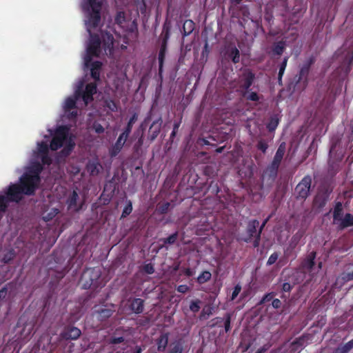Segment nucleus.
I'll return each instance as SVG.
<instances>
[{
  "instance_id": "59",
  "label": "nucleus",
  "mask_w": 353,
  "mask_h": 353,
  "mask_svg": "<svg viewBox=\"0 0 353 353\" xmlns=\"http://www.w3.org/2000/svg\"><path fill=\"white\" fill-rule=\"evenodd\" d=\"M169 205H170V204H169L168 203H167L165 204L166 208H168Z\"/></svg>"
},
{
  "instance_id": "8",
  "label": "nucleus",
  "mask_w": 353,
  "mask_h": 353,
  "mask_svg": "<svg viewBox=\"0 0 353 353\" xmlns=\"http://www.w3.org/2000/svg\"><path fill=\"white\" fill-rule=\"evenodd\" d=\"M81 333V330L79 328L71 327L63 332V336L66 339L75 340L80 336Z\"/></svg>"
},
{
  "instance_id": "16",
  "label": "nucleus",
  "mask_w": 353,
  "mask_h": 353,
  "mask_svg": "<svg viewBox=\"0 0 353 353\" xmlns=\"http://www.w3.org/2000/svg\"><path fill=\"white\" fill-rule=\"evenodd\" d=\"M78 199V194L75 191H73L70 198L68 200V206L70 209L77 210L79 208H77V201Z\"/></svg>"
},
{
  "instance_id": "1",
  "label": "nucleus",
  "mask_w": 353,
  "mask_h": 353,
  "mask_svg": "<svg viewBox=\"0 0 353 353\" xmlns=\"http://www.w3.org/2000/svg\"><path fill=\"white\" fill-rule=\"evenodd\" d=\"M52 136L50 145L48 141L37 143V148L33 152V157L30 166L28 167L24 174L19 179L20 185L12 184L9 186L5 195H0V212H3L8 201L18 202L24 194L31 195L37 188L39 183V173L42 170L40 161L43 164H50L49 149L55 151L63 148L60 152L61 157H67L73 150L75 142L74 137L70 133L67 126H59L54 133L49 130Z\"/></svg>"
},
{
  "instance_id": "31",
  "label": "nucleus",
  "mask_w": 353,
  "mask_h": 353,
  "mask_svg": "<svg viewBox=\"0 0 353 353\" xmlns=\"http://www.w3.org/2000/svg\"><path fill=\"white\" fill-rule=\"evenodd\" d=\"M241 290V287L240 285H236L232 294L231 300H234L236 297L239 295Z\"/></svg>"
},
{
  "instance_id": "38",
  "label": "nucleus",
  "mask_w": 353,
  "mask_h": 353,
  "mask_svg": "<svg viewBox=\"0 0 353 353\" xmlns=\"http://www.w3.org/2000/svg\"><path fill=\"white\" fill-rule=\"evenodd\" d=\"M124 14L122 12H119L116 18V21L119 25L122 24L123 21H124Z\"/></svg>"
},
{
  "instance_id": "60",
  "label": "nucleus",
  "mask_w": 353,
  "mask_h": 353,
  "mask_svg": "<svg viewBox=\"0 0 353 353\" xmlns=\"http://www.w3.org/2000/svg\"><path fill=\"white\" fill-rule=\"evenodd\" d=\"M88 274V272H85L84 274H83V276H86V275Z\"/></svg>"
},
{
  "instance_id": "7",
  "label": "nucleus",
  "mask_w": 353,
  "mask_h": 353,
  "mask_svg": "<svg viewBox=\"0 0 353 353\" xmlns=\"http://www.w3.org/2000/svg\"><path fill=\"white\" fill-rule=\"evenodd\" d=\"M344 218L343 214V207L341 203H338L334 210L333 212V222L335 225H337L338 227L340 226L341 222Z\"/></svg>"
},
{
  "instance_id": "45",
  "label": "nucleus",
  "mask_w": 353,
  "mask_h": 353,
  "mask_svg": "<svg viewBox=\"0 0 353 353\" xmlns=\"http://www.w3.org/2000/svg\"><path fill=\"white\" fill-rule=\"evenodd\" d=\"M7 290L6 288L0 290V300L4 299L6 296Z\"/></svg>"
},
{
  "instance_id": "35",
  "label": "nucleus",
  "mask_w": 353,
  "mask_h": 353,
  "mask_svg": "<svg viewBox=\"0 0 353 353\" xmlns=\"http://www.w3.org/2000/svg\"><path fill=\"white\" fill-rule=\"evenodd\" d=\"M143 270L148 274H152L154 272V267L150 263L145 265L143 267Z\"/></svg>"
},
{
  "instance_id": "53",
  "label": "nucleus",
  "mask_w": 353,
  "mask_h": 353,
  "mask_svg": "<svg viewBox=\"0 0 353 353\" xmlns=\"http://www.w3.org/2000/svg\"><path fill=\"white\" fill-rule=\"evenodd\" d=\"M186 274H187V275H189V276H190V275L192 274V273H191V272H190V270H187V271H186Z\"/></svg>"
},
{
  "instance_id": "58",
  "label": "nucleus",
  "mask_w": 353,
  "mask_h": 353,
  "mask_svg": "<svg viewBox=\"0 0 353 353\" xmlns=\"http://www.w3.org/2000/svg\"><path fill=\"white\" fill-rule=\"evenodd\" d=\"M319 269H320V268H321V263H319Z\"/></svg>"
},
{
  "instance_id": "48",
  "label": "nucleus",
  "mask_w": 353,
  "mask_h": 353,
  "mask_svg": "<svg viewBox=\"0 0 353 353\" xmlns=\"http://www.w3.org/2000/svg\"><path fill=\"white\" fill-rule=\"evenodd\" d=\"M283 289L284 291H288L290 289V285L289 283H284L283 285Z\"/></svg>"
},
{
  "instance_id": "52",
  "label": "nucleus",
  "mask_w": 353,
  "mask_h": 353,
  "mask_svg": "<svg viewBox=\"0 0 353 353\" xmlns=\"http://www.w3.org/2000/svg\"><path fill=\"white\" fill-rule=\"evenodd\" d=\"M258 239H259V237ZM258 245H259V239H257V240L254 242V246H255V247L258 246Z\"/></svg>"
},
{
  "instance_id": "51",
  "label": "nucleus",
  "mask_w": 353,
  "mask_h": 353,
  "mask_svg": "<svg viewBox=\"0 0 353 353\" xmlns=\"http://www.w3.org/2000/svg\"><path fill=\"white\" fill-rule=\"evenodd\" d=\"M352 279H353V274L352 275H350V274L347 275V280H351Z\"/></svg>"
},
{
  "instance_id": "24",
  "label": "nucleus",
  "mask_w": 353,
  "mask_h": 353,
  "mask_svg": "<svg viewBox=\"0 0 353 353\" xmlns=\"http://www.w3.org/2000/svg\"><path fill=\"white\" fill-rule=\"evenodd\" d=\"M287 62H288V58L285 57V58H284L283 61L281 63L280 68H279V80L281 79V77L285 72V68L287 65Z\"/></svg>"
},
{
  "instance_id": "49",
  "label": "nucleus",
  "mask_w": 353,
  "mask_h": 353,
  "mask_svg": "<svg viewBox=\"0 0 353 353\" xmlns=\"http://www.w3.org/2000/svg\"><path fill=\"white\" fill-rule=\"evenodd\" d=\"M80 171V169L79 168H74L73 171H72L73 173L76 174L78 173Z\"/></svg>"
},
{
  "instance_id": "13",
  "label": "nucleus",
  "mask_w": 353,
  "mask_h": 353,
  "mask_svg": "<svg viewBox=\"0 0 353 353\" xmlns=\"http://www.w3.org/2000/svg\"><path fill=\"white\" fill-rule=\"evenodd\" d=\"M351 225H353V215L350 214H346L344 218H343L339 228H344Z\"/></svg>"
},
{
  "instance_id": "54",
  "label": "nucleus",
  "mask_w": 353,
  "mask_h": 353,
  "mask_svg": "<svg viewBox=\"0 0 353 353\" xmlns=\"http://www.w3.org/2000/svg\"><path fill=\"white\" fill-rule=\"evenodd\" d=\"M141 349L140 347H139V348L137 350V351H136V352H135V353H141Z\"/></svg>"
},
{
  "instance_id": "36",
  "label": "nucleus",
  "mask_w": 353,
  "mask_h": 353,
  "mask_svg": "<svg viewBox=\"0 0 353 353\" xmlns=\"http://www.w3.org/2000/svg\"><path fill=\"white\" fill-rule=\"evenodd\" d=\"M93 128L97 133H102L104 132V128L101 124L94 123Z\"/></svg>"
},
{
  "instance_id": "37",
  "label": "nucleus",
  "mask_w": 353,
  "mask_h": 353,
  "mask_svg": "<svg viewBox=\"0 0 353 353\" xmlns=\"http://www.w3.org/2000/svg\"><path fill=\"white\" fill-rule=\"evenodd\" d=\"M189 290V287L186 285H180L177 288V291L181 293H185Z\"/></svg>"
},
{
  "instance_id": "32",
  "label": "nucleus",
  "mask_w": 353,
  "mask_h": 353,
  "mask_svg": "<svg viewBox=\"0 0 353 353\" xmlns=\"http://www.w3.org/2000/svg\"><path fill=\"white\" fill-rule=\"evenodd\" d=\"M278 257L279 256L277 253L272 254L268 260L267 264L269 265L274 264L276 261Z\"/></svg>"
},
{
  "instance_id": "42",
  "label": "nucleus",
  "mask_w": 353,
  "mask_h": 353,
  "mask_svg": "<svg viewBox=\"0 0 353 353\" xmlns=\"http://www.w3.org/2000/svg\"><path fill=\"white\" fill-rule=\"evenodd\" d=\"M163 57H164V49L162 48L160 50V52H159V60L160 67H161V65H162L163 61Z\"/></svg>"
},
{
  "instance_id": "19",
  "label": "nucleus",
  "mask_w": 353,
  "mask_h": 353,
  "mask_svg": "<svg viewBox=\"0 0 353 353\" xmlns=\"http://www.w3.org/2000/svg\"><path fill=\"white\" fill-rule=\"evenodd\" d=\"M252 81H253V75L251 73L246 74V75L245 77V81L242 85V87L245 90H249V88L252 85Z\"/></svg>"
},
{
  "instance_id": "27",
  "label": "nucleus",
  "mask_w": 353,
  "mask_h": 353,
  "mask_svg": "<svg viewBox=\"0 0 353 353\" xmlns=\"http://www.w3.org/2000/svg\"><path fill=\"white\" fill-rule=\"evenodd\" d=\"M112 311L107 309H103L101 310V312L99 314V317L101 319L107 318L111 316Z\"/></svg>"
},
{
  "instance_id": "10",
  "label": "nucleus",
  "mask_w": 353,
  "mask_h": 353,
  "mask_svg": "<svg viewBox=\"0 0 353 353\" xmlns=\"http://www.w3.org/2000/svg\"><path fill=\"white\" fill-rule=\"evenodd\" d=\"M101 169V165L97 160L89 161L87 165V170L92 175H97Z\"/></svg>"
},
{
  "instance_id": "14",
  "label": "nucleus",
  "mask_w": 353,
  "mask_h": 353,
  "mask_svg": "<svg viewBox=\"0 0 353 353\" xmlns=\"http://www.w3.org/2000/svg\"><path fill=\"white\" fill-rule=\"evenodd\" d=\"M59 213V210L56 208H52L43 213V218L46 221H49Z\"/></svg>"
},
{
  "instance_id": "6",
  "label": "nucleus",
  "mask_w": 353,
  "mask_h": 353,
  "mask_svg": "<svg viewBox=\"0 0 353 353\" xmlns=\"http://www.w3.org/2000/svg\"><path fill=\"white\" fill-rule=\"evenodd\" d=\"M285 152V146L284 143H281L279 148L277 149V151L274 155V159L272 162V164L270 165V168L275 171L278 169L281 161L284 156Z\"/></svg>"
},
{
  "instance_id": "20",
  "label": "nucleus",
  "mask_w": 353,
  "mask_h": 353,
  "mask_svg": "<svg viewBox=\"0 0 353 353\" xmlns=\"http://www.w3.org/2000/svg\"><path fill=\"white\" fill-rule=\"evenodd\" d=\"M353 347V340L349 341L345 345L336 349V353H347Z\"/></svg>"
},
{
  "instance_id": "29",
  "label": "nucleus",
  "mask_w": 353,
  "mask_h": 353,
  "mask_svg": "<svg viewBox=\"0 0 353 353\" xmlns=\"http://www.w3.org/2000/svg\"><path fill=\"white\" fill-rule=\"evenodd\" d=\"M134 121V117L130 119L129 122H128V125H127L125 130L123 132L125 133L126 134H128L129 136L130 132H131Z\"/></svg>"
},
{
  "instance_id": "50",
  "label": "nucleus",
  "mask_w": 353,
  "mask_h": 353,
  "mask_svg": "<svg viewBox=\"0 0 353 353\" xmlns=\"http://www.w3.org/2000/svg\"><path fill=\"white\" fill-rule=\"evenodd\" d=\"M266 222H267V220H265V221L263 223V224H262V225L261 226V228H260V232L262 230L263 228L265 226V225Z\"/></svg>"
},
{
  "instance_id": "11",
  "label": "nucleus",
  "mask_w": 353,
  "mask_h": 353,
  "mask_svg": "<svg viewBox=\"0 0 353 353\" xmlns=\"http://www.w3.org/2000/svg\"><path fill=\"white\" fill-rule=\"evenodd\" d=\"M316 257V252H310L303 263V267L308 269L312 270L314 265V259Z\"/></svg>"
},
{
  "instance_id": "43",
  "label": "nucleus",
  "mask_w": 353,
  "mask_h": 353,
  "mask_svg": "<svg viewBox=\"0 0 353 353\" xmlns=\"http://www.w3.org/2000/svg\"><path fill=\"white\" fill-rule=\"evenodd\" d=\"M269 349V345H265L262 347L259 348L256 353H265Z\"/></svg>"
},
{
  "instance_id": "61",
  "label": "nucleus",
  "mask_w": 353,
  "mask_h": 353,
  "mask_svg": "<svg viewBox=\"0 0 353 353\" xmlns=\"http://www.w3.org/2000/svg\"><path fill=\"white\" fill-rule=\"evenodd\" d=\"M141 1L143 2V0H141Z\"/></svg>"
},
{
  "instance_id": "2",
  "label": "nucleus",
  "mask_w": 353,
  "mask_h": 353,
  "mask_svg": "<svg viewBox=\"0 0 353 353\" xmlns=\"http://www.w3.org/2000/svg\"><path fill=\"white\" fill-rule=\"evenodd\" d=\"M103 1L104 0H82L81 4L85 15V25L90 36L84 57V68H88L91 66V76L95 80L99 79L101 63L94 61L91 63L92 57H99L101 54V43L106 54H111L113 47V37L111 34L101 32V42L99 36L96 34L101 21L100 11Z\"/></svg>"
},
{
  "instance_id": "17",
  "label": "nucleus",
  "mask_w": 353,
  "mask_h": 353,
  "mask_svg": "<svg viewBox=\"0 0 353 353\" xmlns=\"http://www.w3.org/2000/svg\"><path fill=\"white\" fill-rule=\"evenodd\" d=\"M303 340L299 339V341H294L291 344L290 352L292 353H299L302 350Z\"/></svg>"
},
{
  "instance_id": "28",
  "label": "nucleus",
  "mask_w": 353,
  "mask_h": 353,
  "mask_svg": "<svg viewBox=\"0 0 353 353\" xmlns=\"http://www.w3.org/2000/svg\"><path fill=\"white\" fill-rule=\"evenodd\" d=\"M257 148L261 150L263 152H265L268 149V144L265 141L260 140L257 144Z\"/></svg>"
},
{
  "instance_id": "55",
  "label": "nucleus",
  "mask_w": 353,
  "mask_h": 353,
  "mask_svg": "<svg viewBox=\"0 0 353 353\" xmlns=\"http://www.w3.org/2000/svg\"><path fill=\"white\" fill-rule=\"evenodd\" d=\"M176 128H177V125H175L174 129H176ZM174 134H175V130H174L173 132H172V136H174Z\"/></svg>"
},
{
  "instance_id": "40",
  "label": "nucleus",
  "mask_w": 353,
  "mask_h": 353,
  "mask_svg": "<svg viewBox=\"0 0 353 353\" xmlns=\"http://www.w3.org/2000/svg\"><path fill=\"white\" fill-rule=\"evenodd\" d=\"M278 124L277 120L272 119L268 125V128L270 130H274Z\"/></svg>"
},
{
  "instance_id": "26",
  "label": "nucleus",
  "mask_w": 353,
  "mask_h": 353,
  "mask_svg": "<svg viewBox=\"0 0 353 353\" xmlns=\"http://www.w3.org/2000/svg\"><path fill=\"white\" fill-rule=\"evenodd\" d=\"M132 206L130 201L128 202V204L125 207L123 210L122 216H126L132 212Z\"/></svg>"
},
{
  "instance_id": "4",
  "label": "nucleus",
  "mask_w": 353,
  "mask_h": 353,
  "mask_svg": "<svg viewBox=\"0 0 353 353\" xmlns=\"http://www.w3.org/2000/svg\"><path fill=\"white\" fill-rule=\"evenodd\" d=\"M311 182L312 179L310 176H305L302 179V181L296 185L295 189L298 196L305 199L308 196Z\"/></svg>"
},
{
  "instance_id": "47",
  "label": "nucleus",
  "mask_w": 353,
  "mask_h": 353,
  "mask_svg": "<svg viewBox=\"0 0 353 353\" xmlns=\"http://www.w3.org/2000/svg\"><path fill=\"white\" fill-rule=\"evenodd\" d=\"M123 341V337L114 338L112 340V343L114 344H116V343H119L122 342Z\"/></svg>"
},
{
  "instance_id": "18",
  "label": "nucleus",
  "mask_w": 353,
  "mask_h": 353,
  "mask_svg": "<svg viewBox=\"0 0 353 353\" xmlns=\"http://www.w3.org/2000/svg\"><path fill=\"white\" fill-rule=\"evenodd\" d=\"M243 96L250 101H257L259 100L260 97L255 92H252L251 90H245L243 92Z\"/></svg>"
},
{
  "instance_id": "9",
  "label": "nucleus",
  "mask_w": 353,
  "mask_h": 353,
  "mask_svg": "<svg viewBox=\"0 0 353 353\" xmlns=\"http://www.w3.org/2000/svg\"><path fill=\"white\" fill-rule=\"evenodd\" d=\"M130 307L133 312L141 313L143 310V301L141 299H134L130 304Z\"/></svg>"
},
{
  "instance_id": "30",
  "label": "nucleus",
  "mask_w": 353,
  "mask_h": 353,
  "mask_svg": "<svg viewBox=\"0 0 353 353\" xmlns=\"http://www.w3.org/2000/svg\"><path fill=\"white\" fill-rule=\"evenodd\" d=\"M176 239H177V233H174V234L170 235V236H168V238L165 239L164 243L172 244L176 241Z\"/></svg>"
},
{
  "instance_id": "56",
  "label": "nucleus",
  "mask_w": 353,
  "mask_h": 353,
  "mask_svg": "<svg viewBox=\"0 0 353 353\" xmlns=\"http://www.w3.org/2000/svg\"><path fill=\"white\" fill-rule=\"evenodd\" d=\"M222 150H223V148H222L217 149V152H222Z\"/></svg>"
},
{
  "instance_id": "5",
  "label": "nucleus",
  "mask_w": 353,
  "mask_h": 353,
  "mask_svg": "<svg viewBox=\"0 0 353 353\" xmlns=\"http://www.w3.org/2000/svg\"><path fill=\"white\" fill-rule=\"evenodd\" d=\"M128 137L129 136L124 132H122L119 135L116 143L110 149V156L115 157L121 152Z\"/></svg>"
},
{
  "instance_id": "44",
  "label": "nucleus",
  "mask_w": 353,
  "mask_h": 353,
  "mask_svg": "<svg viewBox=\"0 0 353 353\" xmlns=\"http://www.w3.org/2000/svg\"><path fill=\"white\" fill-rule=\"evenodd\" d=\"M107 105L112 111H114L117 109L116 104L112 101L107 102Z\"/></svg>"
},
{
  "instance_id": "34",
  "label": "nucleus",
  "mask_w": 353,
  "mask_h": 353,
  "mask_svg": "<svg viewBox=\"0 0 353 353\" xmlns=\"http://www.w3.org/2000/svg\"><path fill=\"white\" fill-rule=\"evenodd\" d=\"M284 46L282 43H278L274 48V52L276 54H281L283 52Z\"/></svg>"
},
{
  "instance_id": "22",
  "label": "nucleus",
  "mask_w": 353,
  "mask_h": 353,
  "mask_svg": "<svg viewBox=\"0 0 353 353\" xmlns=\"http://www.w3.org/2000/svg\"><path fill=\"white\" fill-rule=\"evenodd\" d=\"M230 57L234 63H236L239 61V51L236 48L234 47L231 49Z\"/></svg>"
},
{
  "instance_id": "39",
  "label": "nucleus",
  "mask_w": 353,
  "mask_h": 353,
  "mask_svg": "<svg viewBox=\"0 0 353 353\" xmlns=\"http://www.w3.org/2000/svg\"><path fill=\"white\" fill-rule=\"evenodd\" d=\"M13 256H14V253L10 251L6 255H5V256L3 259V261L5 263H8L13 258Z\"/></svg>"
},
{
  "instance_id": "25",
  "label": "nucleus",
  "mask_w": 353,
  "mask_h": 353,
  "mask_svg": "<svg viewBox=\"0 0 353 353\" xmlns=\"http://www.w3.org/2000/svg\"><path fill=\"white\" fill-rule=\"evenodd\" d=\"M200 301H192L190 305V309L194 312H196L199 310L200 309Z\"/></svg>"
},
{
  "instance_id": "46",
  "label": "nucleus",
  "mask_w": 353,
  "mask_h": 353,
  "mask_svg": "<svg viewBox=\"0 0 353 353\" xmlns=\"http://www.w3.org/2000/svg\"><path fill=\"white\" fill-rule=\"evenodd\" d=\"M225 329L226 332H228L230 329V317H228V319L225 322Z\"/></svg>"
},
{
  "instance_id": "21",
  "label": "nucleus",
  "mask_w": 353,
  "mask_h": 353,
  "mask_svg": "<svg viewBox=\"0 0 353 353\" xmlns=\"http://www.w3.org/2000/svg\"><path fill=\"white\" fill-rule=\"evenodd\" d=\"M211 278V273L208 271L203 272L197 278V281L199 283H203L209 281Z\"/></svg>"
},
{
  "instance_id": "12",
  "label": "nucleus",
  "mask_w": 353,
  "mask_h": 353,
  "mask_svg": "<svg viewBox=\"0 0 353 353\" xmlns=\"http://www.w3.org/2000/svg\"><path fill=\"white\" fill-rule=\"evenodd\" d=\"M168 343V336L167 334L161 335L157 341L158 350L159 351H163Z\"/></svg>"
},
{
  "instance_id": "41",
  "label": "nucleus",
  "mask_w": 353,
  "mask_h": 353,
  "mask_svg": "<svg viewBox=\"0 0 353 353\" xmlns=\"http://www.w3.org/2000/svg\"><path fill=\"white\" fill-rule=\"evenodd\" d=\"M272 305L274 308H279L281 305V302L279 299H275L272 301Z\"/></svg>"
},
{
  "instance_id": "57",
  "label": "nucleus",
  "mask_w": 353,
  "mask_h": 353,
  "mask_svg": "<svg viewBox=\"0 0 353 353\" xmlns=\"http://www.w3.org/2000/svg\"><path fill=\"white\" fill-rule=\"evenodd\" d=\"M172 353H181V352L179 350H176V351L172 352Z\"/></svg>"
},
{
  "instance_id": "33",
  "label": "nucleus",
  "mask_w": 353,
  "mask_h": 353,
  "mask_svg": "<svg viewBox=\"0 0 353 353\" xmlns=\"http://www.w3.org/2000/svg\"><path fill=\"white\" fill-rule=\"evenodd\" d=\"M154 129L152 139H154L159 134L160 131L159 125L156 126V123L154 122L150 127V130Z\"/></svg>"
},
{
  "instance_id": "3",
  "label": "nucleus",
  "mask_w": 353,
  "mask_h": 353,
  "mask_svg": "<svg viewBox=\"0 0 353 353\" xmlns=\"http://www.w3.org/2000/svg\"><path fill=\"white\" fill-rule=\"evenodd\" d=\"M83 84L84 79L79 81L74 88V96L68 97L63 103L64 116L69 119H73L77 117V112L74 109L76 108V102L79 98H82L85 106L90 101H92V95L97 92L95 83L88 84L85 90L82 91Z\"/></svg>"
},
{
  "instance_id": "15",
  "label": "nucleus",
  "mask_w": 353,
  "mask_h": 353,
  "mask_svg": "<svg viewBox=\"0 0 353 353\" xmlns=\"http://www.w3.org/2000/svg\"><path fill=\"white\" fill-rule=\"evenodd\" d=\"M194 28V23L191 20H186L183 26L185 35H189Z\"/></svg>"
},
{
  "instance_id": "23",
  "label": "nucleus",
  "mask_w": 353,
  "mask_h": 353,
  "mask_svg": "<svg viewBox=\"0 0 353 353\" xmlns=\"http://www.w3.org/2000/svg\"><path fill=\"white\" fill-rule=\"evenodd\" d=\"M259 225V221L253 220L250 221L248 224V232L251 236L255 232L256 228Z\"/></svg>"
}]
</instances>
